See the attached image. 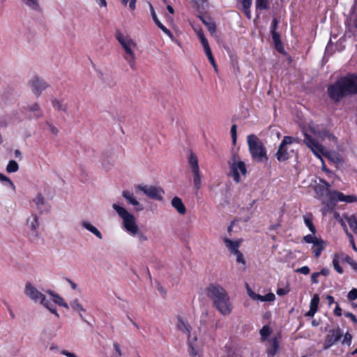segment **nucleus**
<instances>
[{
	"instance_id": "f257e3e1",
	"label": "nucleus",
	"mask_w": 357,
	"mask_h": 357,
	"mask_svg": "<svg viewBox=\"0 0 357 357\" xmlns=\"http://www.w3.org/2000/svg\"><path fill=\"white\" fill-rule=\"evenodd\" d=\"M327 93L335 102L348 96L357 94V75L351 73L340 77L328 86Z\"/></svg>"
},
{
	"instance_id": "f03ea898",
	"label": "nucleus",
	"mask_w": 357,
	"mask_h": 357,
	"mask_svg": "<svg viewBox=\"0 0 357 357\" xmlns=\"http://www.w3.org/2000/svg\"><path fill=\"white\" fill-rule=\"evenodd\" d=\"M206 294L222 315L227 316L231 313L232 304L228 293L222 287L217 284H211L206 289Z\"/></svg>"
},
{
	"instance_id": "7ed1b4c3",
	"label": "nucleus",
	"mask_w": 357,
	"mask_h": 357,
	"mask_svg": "<svg viewBox=\"0 0 357 357\" xmlns=\"http://www.w3.org/2000/svg\"><path fill=\"white\" fill-rule=\"evenodd\" d=\"M112 208L116 211L119 216L123 220V227L126 231L132 236L137 234L140 242L148 240L147 236L142 232L139 233V227L136 223L135 216L130 213L125 208L116 204L112 205Z\"/></svg>"
},
{
	"instance_id": "20e7f679",
	"label": "nucleus",
	"mask_w": 357,
	"mask_h": 357,
	"mask_svg": "<svg viewBox=\"0 0 357 357\" xmlns=\"http://www.w3.org/2000/svg\"><path fill=\"white\" fill-rule=\"evenodd\" d=\"M115 37L125 51L124 59L128 63L131 69L136 70V56L133 49L137 47V43L130 36H125L119 30L116 31Z\"/></svg>"
},
{
	"instance_id": "39448f33",
	"label": "nucleus",
	"mask_w": 357,
	"mask_h": 357,
	"mask_svg": "<svg viewBox=\"0 0 357 357\" xmlns=\"http://www.w3.org/2000/svg\"><path fill=\"white\" fill-rule=\"evenodd\" d=\"M250 153L253 160L258 162H267L268 158L263 142L255 135H250L247 139Z\"/></svg>"
},
{
	"instance_id": "423d86ee",
	"label": "nucleus",
	"mask_w": 357,
	"mask_h": 357,
	"mask_svg": "<svg viewBox=\"0 0 357 357\" xmlns=\"http://www.w3.org/2000/svg\"><path fill=\"white\" fill-rule=\"evenodd\" d=\"M228 165L229 167V176L232 177L236 183H240L241 181L240 172L243 176H245L247 174V168L245 162L243 161H236V155L234 154L231 160L228 162Z\"/></svg>"
},
{
	"instance_id": "0eeeda50",
	"label": "nucleus",
	"mask_w": 357,
	"mask_h": 357,
	"mask_svg": "<svg viewBox=\"0 0 357 357\" xmlns=\"http://www.w3.org/2000/svg\"><path fill=\"white\" fill-rule=\"evenodd\" d=\"M298 139L291 136H284L275 153V157L279 162L287 160L291 155L288 152L289 146L294 143H298Z\"/></svg>"
},
{
	"instance_id": "6e6552de",
	"label": "nucleus",
	"mask_w": 357,
	"mask_h": 357,
	"mask_svg": "<svg viewBox=\"0 0 357 357\" xmlns=\"http://www.w3.org/2000/svg\"><path fill=\"white\" fill-rule=\"evenodd\" d=\"M303 142L318 158L321 159V155H328V153L324 151V147L318 142L317 139L312 137L306 132H303Z\"/></svg>"
},
{
	"instance_id": "1a4fd4ad",
	"label": "nucleus",
	"mask_w": 357,
	"mask_h": 357,
	"mask_svg": "<svg viewBox=\"0 0 357 357\" xmlns=\"http://www.w3.org/2000/svg\"><path fill=\"white\" fill-rule=\"evenodd\" d=\"M188 160L189 167L192 172L194 186L197 190H199L202 186V182L197 156L191 151Z\"/></svg>"
},
{
	"instance_id": "9d476101",
	"label": "nucleus",
	"mask_w": 357,
	"mask_h": 357,
	"mask_svg": "<svg viewBox=\"0 0 357 357\" xmlns=\"http://www.w3.org/2000/svg\"><path fill=\"white\" fill-rule=\"evenodd\" d=\"M343 336L342 330L337 326L335 328L330 329L325 336L323 349L327 350L338 342Z\"/></svg>"
},
{
	"instance_id": "9b49d317",
	"label": "nucleus",
	"mask_w": 357,
	"mask_h": 357,
	"mask_svg": "<svg viewBox=\"0 0 357 357\" xmlns=\"http://www.w3.org/2000/svg\"><path fill=\"white\" fill-rule=\"evenodd\" d=\"M137 188L150 199L158 201H162L163 199L162 195L165 192L161 188L146 185H139Z\"/></svg>"
},
{
	"instance_id": "f8f14e48",
	"label": "nucleus",
	"mask_w": 357,
	"mask_h": 357,
	"mask_svg": "<svg viewBox=\"0 0 357 357\" xmlns=\"http://www.w3.org/2000/svg\"><path fill=\"white\" fill-rule=\"evenodd\" d=\"M29 85L32 87V91L36 98H39L43 91L48 87L47 83L37 76L29 82Z\"/></svg>"
},
{
	"instance_id": "ddd939ff",
	"label": "nucleus",
	"mask_w": 357,
	"mask_h": 357,
	"mask_svg": "<svg viewBox=\"0 0 357 357\" xmlns=\"http://www.w3.org/2000/svg\"><path fill=\"white\" fill-rule=\"evenodd\" d=\"M25 294L35 302L44 301L45 296L36 289L31 283H26L24 290Z\"/></svg>"
},
{
	"instance_id": "4468645a",
	"label": "nucleus",
	"mask_w": 357,
	"mask_h": 357,
	"mask_svg": "<svg viewBox=\"0 0 357 357\" xmlns=\"http://www.w3.org/2000/svg\"><path fill=\"white\" fill-rule=\"evenodd\" d=\"M330 184L326 180L321 179L320 183L314 185V190L318 196L319 198H323L324 197L328 196L330 197V195L332 192L330 191Z\"/></svg>"
},
{
	"instance_id": "2eb2a0df",
	"label": "nucleus",
	"mask_w": 357,
	"mask_h": 357,
	"mask_svg": "<svg viewBox=\"0 0 357 357\" xmlns=\"http://www.w3.org/2000/svg\"><path fill=\"white\" fill-rule=\"evenodd\" d=\"M23 111L25 112H32L27 115L29 119H38L43 116V112L41 110L40 105L38 103H33L31 105H27L23 107Z\"/></svg>"
},
{
	"instance_id": "dca6fc26",
	"label": "nucleus",
	"mask_w": 357,
	"mask_h": 357,
	"mask_svg": "<svg viewBox=\"0 0 357 357\" xmlns=\"http://www.w3.org/2000/svg\"><path fill=\"white\" fill-rule=\"evenodd\" d=\"M122 195L127 200L129 204H131L135 207V210L136 211H140L144 209L143 206L137 200L132 192L128 190H123Z\"/></svg>"
},
{
	"instance_id": "f3484780",
	"label": "nucleus",
	"mask_w": 357,
	"mask_h": 357,
	"mask_svg": "<svg viewBox=\"0 0 357 357\" xmlns=\"http://www.w3.org/2000/svg\"><path fill=\"white\" fill-rule=\"evenodd\" d=\"M222 241L227 248L231 254H234L235 252L239 250L238 249L241 246V243L243 242L242 238L236 241H232L227 237H224L222 238Z\"/></svg>"
},
{
	"instance_id": "a211bd4d",
	"label": "nucleus",
	"mask_w": 357,
	"mask_h": 357,
	"mask_svg": "<svg viewBox=\"0 0 357 357\" xmlns=\"http://www.w3.org/2000/svg\"><path fill=\"white\" fill-rule=\"evenodd\" d=\"M176 328L178 331L187 335L188 339L191 337L192 327L187 321L182 317L177 318Z\"/></svg>"
},
{
	"instance_id": "6ab92c4d",
	"label": "nucleus",
	"mask_w": 357,
	"mask_h": 357,
	"mask_svg": "<svg viewBox=\"0 0 357 357\" xmlns=\"http://www.w3.org/2000/svg\"><path fill=\"white\" fill-rule=\"evenodd\" d=\"M33 202L35 203L37 209L40 211V213H43L44 211L47 212L50 208V206L47 202L45 201V199L41 193H38L37 195V196L33 199Z\"/></svg>"
},
{
	"instance_id": "aec40b11",
	"label": "nucleus",
	"mask_w": 357,
	"mask_h": 357,
	"mask_svg": "<svg viewBox=\"0 0 357 357\" xmlns=\"http://www.w3.org/2000/svg\"><path fill=\"white\" fill-rule=\"evenodd\" d=\"M150 10L151 14L152 16V18L154 21V22L156 24V25L158 26L159 29H160L165 34H167L171 39L174 38V35L172 33V31L168 29L165 26H164L160 21L158 20L156 13L154 10V8L153 6L150 3Z\"/></svg>"
},
{
	"instance_id": "412c9836",
	"label": "nucleus",
	"mask_w": 357,
	"mask_h": 357,
	"mask_svg": "<svg viewBox=\"0 0 357 357\" xmlns=\"http://www.w3.org/2000/svg\"><path fill=\"white\" fill-rule=\"evenodd\" d=\"M325 245H326L325 241L324 240H322L321 238H318L313 243V245L312 247V250L314 253V256L315 258H319L320 257L321 252L325 249Z\"/></svg>"
},
{
	"instance_id": "4be33fe9",
	"label": "nucleus",
	"mask_w": 357,
	"mask_h": 357,
	"mask_svg": "<svg viewBox=\"0 0 357 357\" xmlns=\"http://www.w3.org/2000/svg\"><path fill=\"white\" fill-rule=\"evenodd\" d=\"M270 346L266 349L268 357H274L279 349V341L276 337L269 340Z\"/></svg>"
},
{
	"instance_id": "5701e85b",
	"label": "nucleus",
	"mask_w": 357,
	"mask_h": 357,
	"mask_svg": "<svg viewBox=\"0 0 357 357\" xmlns=\"http://www.w3.org/2000/svg\"><path fill=\"white\" fill-rule=\"evenodd\" d=\"M172 205L178 213L184 215L186 213V208L181 198L174 197L172 200Z\"/></svg>"
},
{
	"instance_id": "b1692460",
	"label": "nucleus",
	"mask_w": 357,
	"mask_h": 357,
	"mask_svg": "<svg viewBox=\"0 0 357 357\" xmlns=\"http://www.w3.org/2000/svg\"><path fill=\"white\" fill-rule=\"evenodd\" d=\"M271 34L272 36L273 42L274 43L275 50L278 52L283 54L284 52V49L283 44L280 39V33L278 32H274V33H271Z\"/></svg>"
},
{
	"instance_id": "393cba45",
	"label": "nucleus",
	"mask_w": 357,
	"mask_h": 357,
	"mask_svg": "<svg viewBox=\"0 0 357 357\" xmlns=\"http://www.w3.org/2000/svg\"><path fill=\"white\" fill-rule=\"evenodd\" d=\"M242 4V11L245 15L248 18H251L250 7L252 6V0H238Z\"/></svg>"
},
{
	"instance_id": "a878e982",
	"label": "nucleus",
	"mask_w": 357,
	"mask_h": 357,
	"mask_svg": "<svg viewBox=\"0 0 357 357\" xmlns=\"http://www.w3.org/2000/svg\"><path fill=\"white\" fill-rule=\"evenodd\" d=\"M47 293L52 296L54 303L64 307L66 308H68V304L64 301L63 298L59 294L54 293L52 290L48 291Z\"/></svg>"
},
{
	"instance_id": "bb28decb",
	"label": "nucleus",
	"mask_w": 357,
	"mask_h": 357,
	"mask_svg": "<svg viewBox=\"0 0 357 357\" xmlns=\"http://www.w3.org/2000/svg\"><path fill=\"white\" fill-rule=\"evenodd\" d=\"M27 226L33 231L36 232L39 227L38 218L36 214H32L31 217L26 220Z\"/></svg>"
},
{
	"instance_id": "cd10ccee",
	"label": "nucleus",
	"mask_w": 357,
	"mask_h": 357,
	"mask_svg": "<svg viewBox=\"0 0 357 357\" xmlns=\"http://www.w3.org/2000/svg\"><path fill=\"white\" fill-rule=\"evenodd\" d=\"M197 340V337H195L192 340H191V337L188 339V352L189 354L192 357H195L198 354L197 347L195 345V342Z\"/></svg>"
},
{
	"instance_id": "c85d7f7f",
	"label": "nucleus",
	"mask_w": 357,
	"mask_h": 357,
	"mask_svg": "<svg viewBox=\"0 0 357 357\" xmlns=\"http://www.w3.org/2000/svg\"><path fill=\"white\" fill-rule=\"evenodd\" d=\"M345 197H346V195H344L342 192L337 191V190H334V191H332V192L330 195V202L331 203L333 202H344V200H346Z\"/></svg>"
},
{
	"instance_id": "c756f323",
	"label": "nucleus",
	"mask_w": 357,
	"mask_h": 357,
	"mask_svg": "<svg viewBox=\"0 0 357 357\" xmlns=\"http://www.w3.org/2000/svg\"><path fill=\"white\" fill-rule=\"evenodd\" d=\"M304 222L305 225L308 227L309 230L314 234L316 233V228L312 222V215L311 213L307 214L303 216Z\"/></svg>"
},
{
	"instance_id": "7c9ffc66",
	"label": "nucleus",
	"mask_w": 357,
	"mask_h": 357,
	"mask_svg": "<svg viewBox=\"0 0 357 357\" xmlns=\"http://www.w3.org/2000/svg\"><path fill=\"white\" fill-rule=\"evenodd\" d=\"M22 1L31 9L37 12L42 11L38 0H22Z\"/></svg>"
},
{
	"instance_id": "2f4dec72",
	"label": "nucleus",
	"mask_w": 357,
	"mask_h": 357,
	"mask_svg": "<svg viewBox=\"0 0 357 357\" xmlns=\"http://www.w3.org/2000/svg\"><path fill=\"white\" fill-rule=\"evenodd\" d=\"M83 227L93 233L95 236H96L98 238L101 239L102 238L101 232L94 226H93L91 224L84 222L82 223Z\"/></svg>"
},
{
	"instance_id": "473e14b6",
	"label": "nucleus",
	"mask_w": 357,
	"mask_h": 357,
	"mask_svg": "<svg viewBox=\"0 0 357 357\" xmlns=\"http://www.w3.org/2000/svg\"><path fill=\"white\" fill-rule=\"evenodd\" d=\"M40 304L48 309L52 313L54 314L57 317H59L54 305L50 301L47 300L46 297H45L44 301H40Z\"/></svg>"
},
{
	"instance_id": "72a5a7b5",
	"label": "nucleus",
	"mask_w": 357,
	"mask_h": 357,
	"mask_svg": "<svg viewBox=\"0 0 357 357\" xmlns=\"http://www.w3.org/2000/svg\"><path fill=\"white\" fill-rule=\"evenodd\" d=\"M332 262L334 269L340 274L343 273V268L340 265V255L337 253L334 255Z\"/></svg>"
},
{
	"instance_id": "f704fd0d",
	"label": "nucleus",
	"mask_w": 357,
	"mask_h": 357,
	"mask_svg": "<svg viewBox=\"0 0 357 357\" xmlns=\"http://www.w3.org/2000/svg\"><path fill=\"white\" fill-rule=\"evenodd\" d=\"M256 10H264L269 8V0H255Z\"/></svg>"
},
{
	"instance_id": "c9c22d12",
	"label": "nucleus",
	"mask_w": 357,
	"mask_h": 357,
	"mask_svg": "<svg viewBox=\"0 0 357 357\" xmlns=\"http://www.w3.org/2000/svg\"><path fill=\"white\" fill-rule=\"evenodd\" d=\"M347 222L352 231L357 234V218L352 215L347 218Z\"/></svg>"
},
{
	"instance_id": "e433bc0d",
	"label": "nucleus",
	"mask_w": 357,
	"mask_h": 357,
	"mask_svg": "<svg viewBox=\"0 0 357 357\" xmlns=\"http://www.w3.org/2000/svg\"><path fill=\"white\" fill-rule=\"evenodd\" d=\"M262 340H266L271 333V329L268 325H264L259 331Z\"/></svg>"
},
{
	"instance_id": "4c0bfd02",
	"label": "nucleus",
	"mask_w": 357,
	"mask_h": 357,
	"mask_svg": "<svg viewBox=\"0 0 357 357\" xmlns=\"http://www.w3.org/2000/svg\"><path fill=\"white\" fill-rule=\"evenodd\" d=\"M19 169V165L17 162L15 160H10L8 164L6 166V171L8 173H14L17 172Z\"/></svg>"
},
{
	"instance_id": "58836bf2",
	"label": "nucleus",
	"mask_w": 357,
	"mask_h": 357,
	"mask_svg": "<svg viewBox=\"0 0 357 357\" xmlns=\"http://www.w3.org/2000/svg\"><path fill=\"white\" fill-rule=\"evenodd\" d=\"M52 103L55 110L63 111L65 112H67V107L66 105H63L61 102L58 99H53Z\"/></svg>"
},
{
	"instance_id": "ea45409f",
	"label": "nucleus",
	"mask_w": 357,
	"mask_h": 357,
	"mask_svg": "<svg viewBox=\"0 0 357 357\" xmlns=\"http://www.w3.org/2000/svg\"><path fill=\"white\" fill-rule=\"evenodd\" d=\"M71 307L77 312H85V310L83 308L82 305L79 303L78 299H75L70 303Z\"/></svg>"
},
{
	"instance_id": "a19ab883",
	"label": "nucleus",
	"mask_w": 357,
	"mask_h": 357,
	"mask_svg": "<svg viewBox=\"0 0 357 357\" xmlns=\"http://www.w3.org/2000/svg\"><path fill=\"white\" fill-rule=\"evenodd\" d=\"M319 303V296L318 294H314L311 299L310 307L317 310Z\"/></svg>"
},
{
	"instance_id": "79ce46f5",
	"label": "nucleus",
	"mask_w": 357,
	"mask_h": 357,
	"mask_svg": "<svg viewBox=\"0 0 357 357\" xmlns=\"http://www.w3.org/2000/svg\"><path fill=\"white\" fill-rule=\"evenodd\" d=\"M352 335L349 333V332H347L344 335L343 340H342V344H347V346H350L352 341Z\"/></svg>"
},
{
	"instance_id": "37998d69",
	"label": "nucleus",
	"mask_w": 357,
	"mask_h": 357,
	"mask_svg": "<svg viewBox=\"0 0 357 357\" xmlns=\"http://www.w3.org/2000/svg\"><path fill=\"white\" fill-rule=\"evenodd\" d=\"M0 181L1 182H6L8 183V185L13 189L15 190V186L13 183V182L8 178L6 176L3 175V174H1L0 173Z\"/></svg>"
},
{
	"instance_id": "c03bdc74",
	"label": "nucleus",
	"mask_w": 357,
	"mask_h": 357,
	"mask_svg": "<svg viewBox=\"0 0 357 357\" xmlns=\"http://www.w3.org/2000/svg\"><path fill=\"white\" fill-rule=\"evenodd\" d=\"M275 296L273 293H268V294H266V295L264 296H262L261 297V301H267V302H272L273 301H275Z\"/></svg>"
},
{
	"instance_id": "a18cd8bd",
	"label": "nucleus",
	"mask_w": 357,
	"mask_h": 357,
	"mask_svg": "<svg viewBox=\"0 0 357 357\" xmlns=\"http://www.w3.org/2000/svg\"><path fill=\"white\" fill-rule=\"evenodd\" d=\"M347 298L350 301H353L357 299V289L354 288L349 291L347 295Z\"/></svg>"
},
{
	"instance_id": "49530a36",
	"label": "nucleus",
	"mask_w": 357,
	"mask_h": 357,
	"mask_svg": "<svg viewBox=\"0 0 357 357\" xmlns=\"http://www.w3.org/2000/svg\"><path fill=\"white\" fill-rule=\"evenodd\" d=\"M318 238L312 234H307L303 237V241L307 243H314Z\"/></svg>"
},
{
	"instance_id": "de8ad7c7",
	"label": "nucleus",
	"mask_w": 357,
	"mask_h": 357,
	"mask_svg": "<svg viewBox=\"0 0 357 357\" xmlns=\"http://www.w3.org/2000/svg\"><path fill=\"white\" fill-rule=\"evenodd\" d=\"M247 286H248V284H247ZM248 294L250 295V296L254 299V300H258V301H261V297L262 296L260 295V294H256L253 291H252V290L250 289L249 287H248Z\"/></svg>"
},
{
	"instance_id": "09e8293b",
	"label": "nucleus",
	"mask_w": 357,
	"mask_h": 357,
	"mask_svg": "<svg viewBox=\"0 0 357 357\" xmlns=\"http://www.w3.org/2000/svg\"><path fill=\"white\" fill-rule=\"evenodd\" d=\"M124 6L129 2V7L131 10H134L136 8V0H121Z\"/></svg>"
},
{
	"instance_id": "8fccbe9b",
	"label": "nucleus",
	"mask_w": 357,
	"mask_h": 357,
	"mask_svg": "<svg viewBox=\"0 0 357 357\" xmlns=\"http://www.w3.org/2000/svg\"><path fill=\"white\" fill-rule=\"evenodd\" d=\"M234 255H235L236 256L237 262L243 264H245V260L243 255L241 251L238 250V252H235Z\"/></svg>"
},
{
	"instance_id": "3c124183",
	"label": "nucleus",
	"mask_w": 357,
	"mask_h": 357,
	"mask_svg": "<svg viewBox=\"0 0 357 357\" xmlns=\"http://www.w3.org/2000/svg\"><path fill=\"white\" fill-rule=\"evenodd\" d=\"M278 20L276 17H274L271 22V33L277 32L278 29Z\"/></svg>"
},
{
	"instance_id": "603ef678",
	"label": "nucleus",
	"mask_w": 357,
	"mask_h": 357,
	"mask_svg": "<svg viewBox=\"0 0 357 357\" xmlns=\"http://www.w3.org/2000/svg\"><path fill=\"white\" fill-rule=\"evenodd\" d=\"M297 273H302L303 275H308L310 272V269L308 266H302L298 269H296V271Z\"/></svg>"
},
{
	"instance_id": "864d4df0",
	"label": "nucleus",
	"mask_w": 357,
	"mask_h": 357,
	"mask_svg": "<svg viewBox=\"0 0 357 357\" xmlns=\"http://www.w3.org/2000/svg\"><path fill=\"white\" fill-rule=\"evenodd\" d=\"M231 135L233 144H236V125H233L231 126Z\"/></svg>"
},
{
	"instance_id": "5fc2aeb1",
	"label": "nucleus",
	"mask_w": 357,
	"mask_h": 357,
	"mask_svg": "<svg viewBox=\"0 0 357 357\" xmlns=\"http://www.w3.org/2000/svg\"><path fill=\"white\" fill-rule=\"evenodd\" d=\"M344 316L347 318H349L355 325H357V318L353 313L346 312H344Z\"/></svg>"
},
{
	"instance_id": "6e6d98bb",
	"label": "nucleus",
	"mask_w": 357,
	"mask_h": 357,
	"mask_svg": "<svg viewBox=\"0 0 357 357\" xmlns=\"http://www.w3.org/2000/svg\"><path fill=\"white\" fill-rule=\"evenodd\" d=\"M202 22L207 26L208 29L210 32L213 33L215 31L216 26L215 23H208L204 20H202Z\"/></svg>"
},
{
	"instance_id": "4d7b16f0",
	"label": "nucleus",
	"mask_w": 357,
	"mask_h": 357,
	"mask_svg": "<svg viewBox=\"0 0 357 357\" xmlns=\"http://www.w3.org/2000/svg\"><path fill=\"white\" fill-rule=\"evenodd\" d=\"M197 35L199 38V39L200 40V42L201 43L208 40L205 36H204V31L202 30V29H199L197 32Z\"/></svg>"
},
{
	"instance_id": "13d9d810",
	"label": "nucleus",
	"mask_w": 357,
	"mask_h": 357,
	"mask_svg": "<svg viewBox=\"0 0 357 357\" xmlns=\"http://www.w3.org/2000/svg\"><path fill=\"white\" fill-rule=\"evenodd\" d=\"M289 291L288 288H278L276 291V293L279 296H284L287 294Z\"/></svg>"
},
{
	"instance_id": "bf43d9fd",
	"label": "nucleus",
	"mask_w": 357,
	"mask_h": 357,
	"mask_svg": "<svg viewBox=\"0 0 357 357\" xmlns=\"http://www.w3.org/2000/svg\"><path fill=\"white\" fill-rule=\"evenodd\" d=\"M113 347H114V349L116 353L117 354L118 356L121 357L122 356V352H121L120 344L117 342H114L113 344Z\"/></svg>"
},
{
	"instance_id": "052dcab7",
	"label": "nucleus",
	"mask_w": 357,
	"mask_h": 357,
	"mask_svg": "<svg viewBox=\"0 0 357 357\" xmlns=\"http://www.w3.org/2000/svg\"><path fill=\"white\" fill-rule=\"evenodd\" d=\"M344 202L352 203L357 201V197L354 195H346Z\"/></svg>"
},
{
	"instance_id": "680f3d73",
	"label": "nucleus",
	"mask_w": 357,
	"mask_h": 357,
	"mask_svg": "<svg viewBox=\"0 0 357 357\" xmlns=\"http://www.w3.org/2000/svg\"><path fill=\"white\" fill-rule=\"evenodd\" d=\"M347 236L349 239V242L352 246V248L355 250V251H357V248L355 245V242H354V237L352 236V234H351L349 232H347Z\"/></svg>"
},
{
	"instance_id": "e2e57ef3",
	"label": "nucleus",
	"mask_w": 357,
	"mask_h": 357,
	"mask_svg": "<svg viewBox=\"0 0 357 357\" xmlns=\"http://www.w3.org/2000/svg\"><path fill=\"white\" fill-rule=\"evenodd\" d=\"M336 303V306H335V308L334 310V314H335V315H336L337 317H340L342 314V310L340 307V305H339V304L337 303Z\"/></svg>"
},
{
	"instance_id": "0e129e2a",
	"label": "nucleus",
	"mask_w": 357,
	"mask_h": 357,
	"mask_svg": "<svg viewBox=\"0 0 357 357\" xmlns=\"http://www.w3.org/2000/svg\"><path fill=\"white\" fill-rule=\"evenodd\" d=\"M319 276V273H318L317 272L313 273L311 275L312 282L314 284L319 283V280H318Z\"/></svg>"
},
{
	"instance_id": "69168bd1",
	"label": "nucleus",
	"mask_w": 357,
	"mask_h": 357,
	"mask_svg": "<svg viewBox=\"0 0 357 357\" xmlns=\"http://www.w3.org/2000/svg\"><path fill=\"white\" fill-rule=\"evenodd\" d=\"M47 126H49L51 132L55 135H57L58 133H59V130L54 126L52 125V123L47 122Z\"/></svg>"
},
{
	"instance_id": "338daca9",
	"label": "nucleus",
	"mask_w": 357,
	"mask_h": 357,
	"mask_svg": "<svg viewBox=\"0 0 357 357\" xmlns=\"http://www.w3.org/2000/svg\"><path fill=\"white\" fill-rule=\"evenodd\" d=\"M61 354L66 356V357H77L74 353L70 352L67 350H62Z\"/></svg>"
},
{
	"instance_id": "774afa93",
	"label": "nucleus",
	"mask_w": 357,
	"mask_h": 357,
	"mask_svg": "<svg viewBox=\"0 0 357 357\" xmlns=\"http://www.w3.org/2000/svg\"><path fill=\"white\" fill-rule=\"evenodd\" d=\"M318 273H319V275H324V276H327L328 274H329V271L327 269V268H322L319 272H317Z\"/></svg>"
}]
</instances>
